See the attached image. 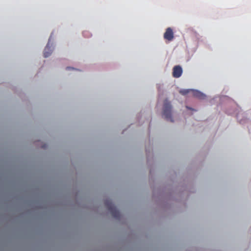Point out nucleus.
Instances as JSON below:
<instances>
[{
  "instance_id": "nucleus-1",
  "label": "nucleus",
  "mask_w": 251,
  "mask_h": 251,
  "mask_svg": "<svg viewBox=\"0 0 251 251\" xmlns=\"http://www.w3.org/2000/svg\"><path fill=\"white\" fill-rule=\"evenodd\" d=\"M172 106L171 102L167 100H165L164 102L163 116L166 120L173 122L174 120L172 116Z\"/></svg>"
},
{
  "instance_id": "nucleus-2",
  "label": "nucleus",
  "mask_w": 251,
  "mask_h": 251,
  "mask_svg": "<svg viewBox=\"0 0 251 251\" xmlns=\"http://www.w3.org/2000/svg\"><path fill=\"white\" fill-rule=\"evenodd\" d=\"M104 204L105 206L110 212L113 217L118 219L120 218L121 214L120 212L117 209L116 207L113 204L111 200H106L104 202Z\"/></svg>"
},
{
  "instance_id": "nucleus-3",
  "label": "nucleus",
  "mask_w": 251,
  "mask_h": 251,
  "mask_svg": "<svg viewBox=\"0 0 251 251\" xmlns=\"http://www.w3.org/2000/svg\"><path fill=\"white\" fill-rule=\"evenodd\" d=\"M163 37L164 39L170 42L174 38V33L173 29L171 27H168L164 33Z\"/></svg>"
},
{
  "instance_id": "nucleus-4",
  "label": "nucleus",
  "mask_w": 251,
  "mask_h": 251,
  "mask_svg": "<svg viewBox=\"0 0 251 251\" xmlns=\"http://www.w3.org/2000/svg\"><path fill=\"white\" fill-rule=\"evenodd\" d=\"M182 74V68L179 66H175L173 69V76L175 78L179 77Z\"/></svg>"
},
{
  "instance_id": "nucleus-5",
  "label": "nucleus",
  "mask_w": 251,
  "mask_h": 251,
  "mask_svg": "<svg viewBox=\"0 0 251 251\" xmlns=\"http://www.w3.org/2000/svg\"><path fill=\"white\" fill-rule=\"evenodd\" d=\"M52 50L50 49V47H49V45H47L46 48H45L44 51V56L45 57H49L52 53Z\"/></svg>"
},
{
  "instance_id": "nucleus-6",
  "label": "nucleus",
  "mask_w": 251,
  "mask_h": 251,
  "mask_svg": "<svg viewBox=\"0 0 251 251\" xmlns=\"http://www.w3.org/2000/svg\"><path fill=\"white\" fill-rule=\"evenodd\" d=\"M193 94L195 97L198 98L199 99H203L205 97V95H204L202 93L197 90L193 91Z\"/></svg>"
},
{
  "instance_id": "nucleus-7",
  "label": "nucleus",
  "mask_w": 251,
  "mask_h": 251,
  "mask_svg": "<svg viewBox=\"0 0 251 251\" xmlns=\"http://www.w3.org/2000/svg\"><path fill=\"white\" fill-rule=\"evenodd\" d=\"M189 92V90H187V89L181 90L179 91V93L183 95H185L187 94Z\"/></svg>"
},
{
  "instance_id": "nucleus-8",
  "label": "nucleus",
  "mask_w": 251,
  "mask_h": 251,
  "mask_svg": "<svg viewBox=\"0 0 251 251\" xmlns=\"http://www.w3.org/2000/svg\"><path fill=\"white\" fill-rule=\"evenodd\" d=\"M186 108H187L188 109H190V110H194V109L188 107V106H186Z\"/></svg>"
},
{
  "instance_id": "nucleus-9",
  "label": "nucleus",
  "mask_w": 251,
  "mask_h": 251,
  "mask_svg": "<svg viewBox=\"0 0 251 251\" xmlns=\"http://www.w3.org/2000/svg\"><path fill=\"white\" fill-rule=\"evenodd\" d=\"M72 69V68H71V67H67V70H69V69Z\"/></svg>"
}]
</instances>
